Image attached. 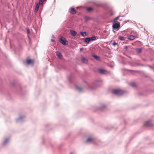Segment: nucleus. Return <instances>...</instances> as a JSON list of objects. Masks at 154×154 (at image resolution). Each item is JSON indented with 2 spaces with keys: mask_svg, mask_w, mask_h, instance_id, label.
<instances>
[{
  "mask_svg": "<svg viewBox=\"0 0 154 154\" xmlns=\"http://www.w3.org/2000/svg\"><path fill=\"white\" fill-rule=\"evenodd\" d=\"M112 93L117 95H121L123 94V91L120 89H115L113 91Z\"/></svg>",
  "mask_w": 154,
  "mask_h": 154,
  "instance_id": "1",
  "label": "nucleus"
},
{
  "mask_svg": "<svg viewBox=\"0 0 154 154\" xmlns=\"http://www.w3.org/2000/svg\"><path fill=\"white\" fill-rule=\"evenodd\" d=\"M59 39L60 42L63 45H65L67 44L68 42L64 38L61 37L59 38Z\"/></svg>",
  "mask_w": 154,
  "mask_h": 154,
  "instance_id": "2",
  "label": "nucleus"
},
{
  "mask_svg": "<svg viewBox=\"0 0 154 154\" xmlns=\"http://www.w3.org/2000/svg\"><path fill=\"white\" fill-rule=\"evenodd\" d=\"M144 125L146 126H153L154 124L151 121H148L144 123Z\"/></svg>",
  "mask_w": 154,
  "mask_h": 154,
  "instance_id": "3",
  "label": "nucleus"
},
{
  "mask_svg": "<svg viewBox=\"0 0 154 154\" xmlns=\"http://www.w3.org/2000/svg\"><path fill=\"white\" fill-rule=\"evenodd\" d=\"M95 140L92 137H90L88 138L86 140V142L87 143H94V142Z\"/></svg>",
  "mask_w": 154,
  "mask_h": 154,
  "instance_id": "4",
  "label": "nucleus"
},
{
  "mask_svg": "<svg viewBox=\"0 0 154 154\" xmlns=\"http://www.w3.org/2000/svg\"><path fill=\"white\" fill-rule=\"evenodd\" d=\"M99 72L102 74H106L107 73V71L104 69H98Z\"/></svg>",
  "mask_w": 154,
  "mask_h": 154,
  "instance_id": "5",
  "label": "nucleus"
},
{
  "mask_svg": "<svg viewBox=\"0 0 154 154\" xmlns=\"http://www.w3.org/2000/svg\"><path fill=\"white\" fill-rule=\"evenodd\" d=\"M24 118L25 116H20L19 118L16 119V122H22L24 120Z\"/></svg>",
  "mask_w": 154,
  "mask_h": 154,
  "instance_id": "6",
  "label": "nucleus"
},
{
  "mask_svg": "<svg viewBox=\"0 0 154 154\" xmlns=\"http://www.w3.org/2000/svg\"><path fill=\"white\" fill-rule=\"evenodd\" d=\"M120 26V24L115 23L114 24L112 25L113 29H118L119 28Z\"/></svg>",
  "mask_w": 154,
  "mask_h": 154,
  "instance_id": "7",
  "label": "nucleus"
},
{
  "mask_svg": "<svg viewBox=\"0 0 154 154\" xmlns=\"http://www.w3.org/2000/svg\"><path fill=\"white\" fill-rule=\"evenodd\" d=\"M81 60L84 63L86 64L88 62V60L83 57L82 56L81 57Z\"/></svg>",
  "mask_w": 154,
  "mask_h": 154,
  "instance_id": "8",
  "label": "nucleus"
},
{
  "mask_svg": "<svg viewBox=\"0 0 154 154\" xmlns=\"http://www.w3.org/2000/svg\"><path fill=\"white\" fill-rule=\"evenodd\" d=\"M136 36L133 35H131L128 37V39L131 41L134 40Z\"/></svg>",
  "mask_w": 154,
  "mask_h": 154,
  "instance_id": "9",
  "label": "nucleus"
},
{
  "mask_svg": "<svg viewBox=\"0 0 154 154\" xmlns=\"http://www.w3.org/2000/svg\"><path fill=\"white\" fill-rule=\"evenodd\" d=\"M57 54L60 59H61L62 58V56L61 54V53L60 52L57 51Z\"/></svg>",
  "mask_w": 154,
  "mask_h": 154,
  "instance_id": "10",
  "label": "nucleus"
},
{
  "mask_svg": "<svg viewBox=\"0 0 154 154\" xmlns=\"http://www.w3.org/2000/svg\"><path fill=\"white\" fill-rule=\"evenodd\" d=\"M70 34L74 36H75L76 35L77 33L76 32L73 30H70Z\"/></svg>",
  "mask_w": 154,
  "mask_h": 154,
  "instance_id": "11",
  "label": "nucleus"
},
{
  "mask_svg": "<svg viewBox=\"0 0 154 154\" xmlns=\"http://www.w3.org/2000/svg\"><path fill=\"white\" fill-rule=\"evenodd\" d=\"M9 142V140L8 138H6L4 141L3 142V145H5L7 144Z\"/></svg>",
  "mask_w": 154,
  "mask_h": 154,
  "instance_id": "12",
  "label": "nucleus"
},
{
  "mask_svg": "<svg viewBox=\"0 0 154 154\" xmlns=\"http://www.w3.org/2000/svg\"><path fill=\"white\" fill-rule=\"evenodd\" d=\"M69 12L73 14H75L76 13V11L74 8H72L69 11Z\"/></svg>",
  "mask_w": 154,
  "mask_h": 154,
  "instance_id": "13",
  "label": "nucleus"
},
{
  "mask_svg": "<svg viewBox=\"0 0 154 154\" xmlns=\"http://www.w3.org/2000/svg\"><path fill=\"white\" fill-rule=\"evenodd\" d=\"M93 87L90 86V85H88V87H89V88L90 89V90H93L94 89L96 88V87L95 85H93Z\"/></svg>",
  "mask_w": 154,
  "mask_h": 154,
  "instance_id": "14",
  "label": "nucleus"
},
{
  "mask_svg": "<svg viewBox=\"0 0 154 154\" xmlns=\"http://www.w3.org/2000/svg\"><path fill=\"white\" fill-rule=\"evenodd\" d=\"M90 41V38H85V42L87 44H88Z\"/></svg>",
  "mask_w": 154,
  "mask_h": 154,
  "instance_id": "15",
  "label": "nucleus"
},
{
  "mask_svg": "<svg viewBox=\"0 0 154 154\" xmlns=\"http://www.w3.org/2000/svg\"><path fill=\"white\" fill-rule=\"evenodd\" d=\"M32 62V60L31 59H27L26 60V63L28 64H30Z\"/></svg>",
  "mask_w": 154,
  "mask_h": 154,
  "instance_id": "16",
  "label": "nucleus"
},
{
  "mask_svg": "<svg viewBox=\"0 0 154 154\" xmlns=\"http://www.w3.org/2000/svg\"><path fill=\"white\" fill-rule=\"evenodd\" d=\"M76 89L79 92L82 91V89L81 88L79 87H76Z\"/></svg>",
  "mask_w": 154,
  "mask_h": 154,
  "instance_id": "17",
  "label": "nucleus"
},
{
  "mask_svg": "<svg viewBox=\"0 0 154 154\" xmlns=\"http://www.w3.org/2000/svg\"><path fill=\"white\" fill-rule=\"evenodd\" d=\"M80 34L81 35L84 37L86 35V32H81Z\"/></svg>",
  "mask_w": 154,
  "mask_h": 154,
  "instance_id": "18",
  "label": "nucleus"
},
{
  "mask_svg": "<svg viewBox=\"0 0 154 154\" xmlns=\"http://www.w3.org/2000/svg\"><path fill=\"white\" fill-rule=\"evenodd\" d=\"M96 36H92V37L89 38H90V41H94V40H95L96 39Z\"/></svg>",
  "mask_w": 154,
  "mask_h": 154,
  "instance_id": "19",
  "label": "nucleus"
},
{
  "mask_svg": "<svg viewBox=\"0 0 154 154\" xmlns=\"http://www.w3.org/2000/svg\"><path fill=\"white\" fill-rule=\"evenodd\" d=\"M136 51L137 53H140L141 52L142 50L140 48H138L136 49Z\"/></svg>",
  "mask_w": 154,
  "mask_h": 154,
  "instance_id": "20",
  "label": "nucleus"
},
{
  "mask_svg": "<svg viewBox=\"0 0 154 154\" xmlns=\"http://www.w3.org/2000/svg\"><path fill=\"white\" fill-rule=\"evenodd\" d=\"M131 33L132 34H134L135 35L134 36H137V32H136L135 31H132Z\"/></svg>",
  "mask_w": 154,
  "mask_h": 154,
  "instance_id": "21",
  "label": "nucleus"
},
{
  "mask_svg": "<svg viewBox=\"0 0 154 154\" xmlns=\"http://www.w3.org/2000/svg\"><path fill=\"white\" fill-rule=\"evenodd\" d=\"M39 5L38 3L36 4V7H35V10H38L39 8Z\"/></svg>",
  "mask_w": 154,
  "mask_h": 154,
  "instance_id": "22",
  "label": "nucleus"
},
{
  "mask_svg": "<svg viewBox=\"0 0 154 154\" xmlns=\"http://www.w3.org/2000/svg\"><path fill=\"white\" fill-rule=\"evenodd\" d=\"M94 57L96 60H100V58L97 55H94L93 56Z\"/></svg>",
  "mask_w": 154,
  "mask_h": 154,
  "instance_id": "23",
  "label": "nucleus"
},
{
  "mask_svg": "<svg viewBox=\"0 0 154 154\" xmlns=\"http://www.w3.org/2000/svg\"><path fill=\"white\" fill-rule=\"evenodd\" d=\"M125 38L123 36H120L119 37V39L122 41H124L125 39Z\"/></svg>",
  "mask_w": 154,
  "mask_h": 154,
  "instance_id": "24",
  "label": "nucleus"
},
{
  "mask_svg": "<svg viewBox=\"0 0 154 154\" xmlns=\"http://www.w3.org/2000/svg\"><path fill=\"white\" fill-rule=\"evenodd\" d=\"M130 85L132 87H134L136 86V84L134 83H132Z\"/></svg>",
  "mask_w": 154,
  "mask_h": 154,
  "instance_id": "25",
  "label": "nucleus"
},
{
  "mask_svg": "<svg viewBox=\"0 0 154 154\" xmlns=\"http://www.w3.org/2000/svg\"><path fill=\"white\" fill-rule=\"evenodd\" d=\"M44 1V0H39V5H42V4L43 2Z\"/></svg>",
  "mask_w": 154,
  "mask_h": 154,
  "instance_id": "26",
  "label": "nucleus"
},
{
  "mask_svg": "<svg viewBox=\"0 0 154 154\" xmlns=\"http://www.w3.org/2000/svg\"><path fill=\"white\" fill-rule=\"evenodd\" d=\"M85 19L87 21L90 19V18L89 17H85Z\"/></svg>",
  "mask_w": 154,
  "mask_h": 154,
  "instance_id": "27",
  "label": "nucleus"
},
{
  "mask_svg": "<svg viewBox=\"0 0 154 154\" xmlns=\"http://www.w3.org/2000/svg\"><path fill=\"white\" fill-rule=\"evenodd\" d=\"M117 44V43H116V42L115 41H114L112 43V45H114V46H115Z\"/></svg>",
  "mask_w": 154,
  "mask_h": 154,
  "instance_id": "28",
  "label": "nucleus"
},
{
  "mask_svg": "<svg viewBox=\"0 0 154 154\" xmlns=\"http://www.w3.org/2000/svg\"><path fill=\"white\" fill-rule=\"evenodd\" d=\"M92 8H89L87 9V10L88 11H90L92 10Z\"/></svg>",
  "mask_w": 154,
  "mask_h": 154,
  "instance_id": "29",
  "label": "nucleus"
},
{
  "mask_svg": "<svg viewBox=\"0 0 154 154\" xmlns=\"http://www.w3.org/2000/svg\"><path fill=\"white\" fill-rule=\"evenodd\" d=\"M27 33L28 34H29L30 33V31H29V29H27Z\"/></svg>",
  "mask_w": 154,
  "mask_h": 154,
  "instance_id": "30",
  "label": "nucleus"
},
{
  "mask_svg": "<svg viewBox=\"0 0 154 154\" xmlns=\"http://www.w3.org/2000/svg\"><path fill=\"white\" fill-rule=\"evenodd\" d=\"M128 47L127 46H125L124 47V48L125 49H128Z\"/></svg>",
  "mask_w": 154,
  "mask_h": 154,
  "instance_id": "31",
  "label": "nucleus"
},
{
  "mask_svg": "<svg viewBox=\"0 0 154 154\" xmlns=\"http://www.w3.org/2000/svg\"><path fill=\"white\" fill-rule=\"evenodd\" d=\"M118 18H119V17H116V18H115V20H117V19H118Z\"/></svg>",
  "mask_w": 154,
  "mask_h": 154,
  "instance_id": "32",
  "label": "nucleus"
},
{
  "mask_svg": "<svg viewBox=\"0 0 154 154\" xmlns=\"http://www.w3.org/2000/svg\"><path fill=\"white\" fill-rule=\"evenodd\" d=\"M51 41H52V42H54V40H53V39H52V40H51Z\"/></svg>",
  "mask_w": 154,
  "mask_h": 154,
  "instance_id": "33",
  "label": "nucleus"
},
{
  "mask_svg": "<svg viewBox=\"0 0 154 154\" xmlns=\"http://www.w3.org/2000/svg\"><path fill=\"white\" fill-rule=\"evenodd\" d=\"M46 0H44V1H46Z\"/></svg>",
  "mask_w": 154,
  "mask_h": 154,
  "instance_id": "34",
  "label": "nucleus"
}]
</instances>
